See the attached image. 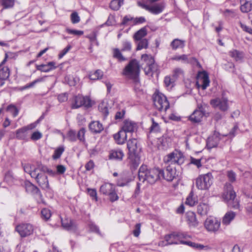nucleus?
<instances>
[{
	"label": "nucleus",
	"mask_w": 252,
	"mask_h": 252,
	"mask_svg": "<svg viewBox=\"0 0 252 252\" xmlns=\"http://www.w3.org/2000/svg\"><path fill=\"white\" fill-rule=\"evenodd\" d=\"M159 178H162L168 182L172 181L178 176L176 168L172 166L168 165L165 170L159 169Z\"/></svg>",
	"instance_id": "obj_13"
},
{
	"label": "nucleus",
	"mask_w": 252,
	"mask_h": 252,
	"mask_svg": "<svg viewBox=\"0 0 252 252\" xmlns=\"http://www.w3.org/2000/svg\"><path fill=\"white\" fill-rule=\"evenodd\" d=\"M204 227L207 231L216 233L220 226V221L217 218L209 217L204 221Z\"/></svg>",
	"instance_id": "obj_12"
},
{
	"label": "nucleus",
	"mask_w": 252,
	"mask_h": 252,
	"mask_svg": "<svg viewBox=\"0 0 252 252\" xmlns=\"http://www.w3.org/2000/svg\"><path fill=\"white\" fill-rule=\"evenodd\" d=\"M184 161V157L183 154L177 151L169 153L163 158L164 163L170 166L175 164L181 165Z\"/></svg>",
	"instance_id": "obj_7"
},
{
	"label": "nucleus",
	"mask_w": 252,
	"mask_h": 252,
	"mask_svg": "<svg viewBox=\"0 0 252 252\" xmlns=\"http://www.w3.org/2000/svg\"><path fill=\"white\" fill-rule=\"evenodd\" d=\"M170 60L172 61H177L181 62L183 63H188V56L186 55H175L172 57L170 59Z\"/></svg>",
	"instance_id": "obj_40"
},
{
	"label": "nucleus",
	"mask_w": 252,
	"mask_h": 252,
	"mask_svg": "<svg viewBox=\"0 0 252 252\" xmlns=\"http://www.w3.org/2000/svg\"><path fill=\"white\" fill-rule=\"evenodd\" d=\"M71 21L73 24H76L80 22V19L77 12H73L71 15Z\"/></svg>",
	"instance_id": "obj_52"
},
{
	"label": "nucleus",
	"mask_w": 252,
	"mask_h": 252,
	"mask_svg": "<svg viewBox=\"0 0 252 252\" xmlns=\"http://www.w3.org/2000/svg\"><path fill=\"white\" fill-rule=\"evenodd\" d=\"M204 115L202 108L200 107L198 110H195L189 116V120L192 123H199L201 121Z\"/></svg>",
	"instance_id": "obj_19"
},
{
	"label": "nucleus",
	"mask_w": 252,
	"mask_h": 252,
	"mask_svg": "<svg viewBox=\"0 0 252 252\" xmlns=\"http://www.w3.org/2000/svg\"><path fill=\"white\" fill-rule=\"evenodd\" d=\"M153 99L154 105L158 110L165 112L169 108V103L166 97L162 93H155Z\"/></svg>",
	"instance_id": "obj_6"
},
{
	"label": "nucleus",
	"mask_w": 252,
	"mask_h": 252,
	"mask_svg": "<svg viewBox=\"0 0 252 252\" xmlns=\"http://www.w3.org/2000/svg\"><path fill=\"white\" fill-rule=\"evenodd\" d=\"M187 245L190 246L197 250H204L206 251H209L211 249V247L208 245H203L200 244L192 242L191 241H188L187 243Z\"/></svg>",
	"instance_id": "obj_29"
},
{
	"label": "nucleus",
	"mask_w": 252,
	"mask_h": 252,
	"mask_svg": "<svg viewBox=\"0 0 252 252\" xmlns=\"http://www.w3.org/2000/svg\"><path fill=\"white\" fill-rule=\"evenodd\" d=\"M124 0H112L110 3V8L115 11L118 10L123 5Z\"/></svg>",
	"instance_id": "obj_34"
},
{
	"label": "nucleus",
	"mask_w": 252,
	"mask_h": 252,
	"mask_svg": "<svg viewBox=\"0 0 252 252\" xmlns=\"http://www.w3.org/2000/svg\"><path fill=\"white\" fill-rule=\"evenodd\" d=\"M90 130L93 133H100L103 129L102 125L98 121H93L89 125Z\"/></svg>",
	"instance_id": "obj_23"
},
{
	"label": "nucleus",
	"mask_w": 252,
	"mask_h": 252,
	"mask_svg": "<svg viewBox=\"0 0 252 252\" xmlns=\"http://www.w3.org/2000/svg\"><path fill=\"white\" fill-rule=\"evenodd\" d=\"M240 2L242 12L247 13L252 10V0H240Z\"/></svg>",
	"instance_id": "obj_26"
},
{
	"label": "nucleus",
	"mask_w": 252,
	"mask_h": 252,
	"mask_svg": "<svg viewBox=\"0 0 252 252\" xmlns=\"http://www.w3.org/2000/svg\"><path fill=\"white\" fill-rule=\"evenodd\" d=\"M199 81L202 83L201 87L203 90H205L210 84V80L209 77L206 73H203L202 76H200V78Z\"/></svg>",
	"instance_id": "obj_32"
},
{
	"label": "nucleus",
	"mask_w": 252,
	"mask_h": 252,
	"mask_svg": "<svg viewBox=\"0 0 252 252\" xmlns=\"http://www.w3.org/2000/svg\"><path fill=\"white\" fill-rule=\"evenodd\" d=\"M7 54H5V58L0 64V80H5L7 79L10 75L9 69L7 66H4L3 64L6 61Z\"/></svg>",
	"instance_id": "obj_18"
},
{
	"label": "nucleus",
	"mask_w": 252,
	"mask_h": 252,
	"mask_svg": "<svg viewBox=\"0 0 252 252\" xmlns=\"http://www.w3.org/2000/svg\"><path fill=\"white\" fill-rule=\"evenodd\" d=\"M32 175L39 184V185L44 189H46L49 188V183L46 175L43 173L38 172L33 173Z\"/></svg>",
	"instance_id": "obj_17"
},
{
	"label": "nucleus",
	"mask_w": 252,
	"mask_h": 252,
	"mask_svg": "<svg viewBox=\"0 0 252 252\" xmlns=\"http://www.w3.org/2000/svg\"><path fill=\"white\" fill-rule=\"evenodd\" d=\"M131 49V44L127 40L123 41L122 42V51H130Z\"/></svg>",
	"instance_id": "obj_47"
},
{
	"label": "nucleus",
	"mask_w": 252,
	"mask_h": 252,
	"mask_svg": "<svg viewBox=\"0 0 252 252\" xmlns=\"http://www.w3.org/2000/svg\"><path fill=\"white\" fill-rule=\"evenodd\" d=\"M85 133V129L84 128H82L78 132L77 137L80 141H84Z\"/></svg>",
	"instance_id": "obj_57"
},
{
	"label": "nucleus",
	"mask_w": 252,
	"mask_h": 252,
	"mask_svg": "<svg viewBox=\"0 0 252 252\" xmlns=\"http://www.w3.org/2000/svg\"><path fill=\"white\" fill-rule=\"evenodd\" d=\"M215 139V140L214 141V137H210L208 138L207 142V146H208V148L211 149L217 146L219 141L218 138L216 137Z\"/></svg>",
	"instance_id": "obj_42"
},
{
	"label": "nucleus",
	"mask_w": 252,
	"mask_h": 252,
	"mask_svg": "<svg viewBox=\"0 0 252 252\" xmlns=\"http://www.w3.org/2000/svg\"><path fill=\"white\" fill-rule=\"evenodd\" d=\"M136 124L130 120H125L124 122V125L122 127L127 133H132L136 129Z\"/></svg>",
	"instance_id": "obj_22"
},
{
	"label": "nucleus",
	"mask_w": 252,
	"mask_h": 252,
	"mask_svg": "<svg viewBox=\"0 0 252 252\" xmlns=\"http://www.w3.org/2000/svg\"><path fill=\"white\" fill-rule=\"evenodd\" d=\"M71 108L78 109L82 106L89 108L92 106L91 100L88 96L81 94L74 96L71 100Z\"/></svg>",
	"instance_id": "obj_8"
},
{
	"label": "nucleus",
	"mask_w": 252,
	"mask_h": 252,
	"mask_svg": "<svg viewBox=\"0 0 252 252\" xmlns=\"http://www.w3.org/2000/svg\"><path fill=\"white\" fill-rule=\"evenodd\" d=\"M88 193L89 195L93 198V199H95L96 201L97 200V193L95 189H88Z\"/></svg>",
	"instance_id": "obj_61"
},
{
	"label": "nucleus",
	"mask_w": 252,
	"mask_h": 252,
	"mask_svg": "<svg viewBox=\"0 0 252 252\" xmlns=\"http://www.w3.org/2000/svg\"><path fill=\"white\" fill-rule=\"evenodd\" d=\"M67 32L70 34H73L75 35L80 36L83 35V32L82 31L76 30H71L69 29H67L66 30Z\"/></svg>",
	"instance_id": "obj_56"
},
{
	"label": "nucleus",
	"mask_w": 252,
	"mask_h": 252,
	"mask_svg": "<svg viewBox=\"0 0 252 252\" xmlns=\"http://www.w3.org/2000/svg\"><path fill=\"white\" fill-rule=\"evenodd\" d=\"M41 218L45 220H48L51 216L50 210L46 208H44L41 210Z\"/></svg>",
	"instance_id": "obj_44"
},
{
	"label": "nucleus",
	"mask_w": 252,
	"mask_h": 252,
	"mask_svg": "<svg viewBox=\"0 0 252 252\" xmlns=\"http://www.w3.org/2000/svg\"><path fill=\"white\" fill-rule=\"evenodd\" d=\"M99 111L104 115V117H106L109 114L108 109L106 105L102 102L99 104L98 106Z\"/></svg>",
	"instance_id": "obj_46"
},
{
	"label": "nucleus",
	"mask_w": 252,
	"mask_h": 252,
	"mask_svg": "<svg viewBox=\"0 0 252 252\" xmlns=\"http://www.w3.org/2000/svg\"><path fill=\"white\" fill-rule=\"evenodd\" d=\"M42 137V134L39 131L34 132L31 136V139L32 140H37Z\"/></svg>",
	"instance_id": "obj_63"
},
{
	"label": "nucleus",
	"mask_w": 252,
	"mask_h": 252,
	"mask_svg": "<svg viewBox=\"0 0 252 252\" xmlns=\"http://www.w3.org/2000/svg\"><path fill=\"white\" fill-rule=\"evenodd\" d=\"M36 68L37 70L41 72H48L56 68V63L54 62H50L45 64L36 65Z\"/></svg>",
	"instance_id": "obj_21"
},
{
	"label": "nucleus",
	"mask_w": 252,
	"mask_h": 252,
	"mask_svg": "<svg viewBox=\"0 0 252 252\" xmlns=\"http://www.w3.org/2000/svg\"><path fill=\"white\" fill-rule=\"evenodd\" d=\"M124 156V154L122 150H117L112 151L110 154L109 158L110 159H115L117 160H122Z\"/></svg>",
	"instance_id": "obj_33"
},
{
	"label": "nucleus",
	"mask_w": 252,
	"mask_h": 252,
	"mask_svg": "<svg viewBox=\"0 0 252 252\" xmlns=\"http://www.w3.org/2000/svg\"><path fill=\"white\" fill-rule=\"evenodd\" d=\"M186 218L188 224L190 227H195L198 224L195 214L193 212H188L186 214Z\"/></svg>",
	"instance_id": "obj_20"
},
{
	"label": "nucleus",
	"mask_w": 252,
	"mask_h": 252,
	"mask_svg": "<svg viewBox=\"0 0 252 252\" xmlns=\"http://www.w3.org/2000/svg\"><path fill=\"white\" fill-rule=\"evenodd\" d=\"M236 213L233 211L227 212L223 216L222 220L223 224L227 225L234 219L236 217Z\"/></svg>",
	"instance_id": "obj_24"
},
{
	"label": "nucleus",
	"mask_w": 252,
	"mask_h": 252,
	"mask_svg": "<svg viewBox=\"0 0 252 252\" xmlns=\"http://www.w3.org/2000/svg\"><path fill=\"white\" fill-rule=\"evenodd\" d=\"M227 176L228 180L231 183H234L236 180V174L232 170L227 171Z\"/></svg>",
	"instance_id": "obj_51"
},
{
	"label": "nucleus",
	"mask_w": 252,
	"mask_h": 252,
	"mask_svg": "<svg viewBox=\"0 0 252 252\" xmlns=\"http://www.w3.org/2000/svg\"><path fill=\"white\" fill-rule=\"evenodd\" d=\"M100 192L103 194L108 195L110 200L114 202L119 199V197L116 192L115 186L110 183H105L100 188Z\"/></svg>",
	"instance_id": "obj_11"
},
{
	"label": "nucleus",
	"mask_w": 252,
	"mask_h": 252,
	"mask_svg": "<svg viewBox=\"0 0 252 252\" xmlns=\"http://www.w3.org/2000/svg\"><path fill=\"white\" fill-rule=\"evenodd\" d=\"M140 66L136 60H132L123 70V74L126 78L132 80L135 89L140 86L139 80Z\"/></svg>",
	"instance_id": "obj_2"
},
{
	"label": "nucleus",
	"mask_w": 252,
	"mask_h": 252,
	"mask_svg": "<svg viewBox=\"0 0 252 252\" xmlns=\"http://www.w3.org/2000/svg\"><path fill=\"white\" fill-rule=\"evenodd\" d=\"M7 111H10L14 117L17 116L19 113L17 108L14 105L11 104L7 106Z\"/></svg>",
	"instance_id": "obj_50"
},
{
	"label": "nucleus",
	"mask_w": 252,
	"mask_h": 252,
	"mask_svg": "<svg viewBox=\"0 0 252 252\" xmlns=\"http://www.w3.org/2000/svg\"><path fill=\"white\" fill-rule=\"evenodd\" d=\"M190 163L195 165L198 168L202 166L201 159H196L192 157L190 158Z\"/></svg>",
	"instance_id": "obj_54"
},
{
	"label": "nucleus",
	"mask_w": 252,
	"mask_h": 252,
	"mask_svg": "<svg viewBox=\"0 0 252 252\" xmlns=\"http://www.w3.org/2000/svg\"><path fill=\"white\" fill-rule=\"evenodd\" d=\"M127 132L124 130L123 128H122L118 133L117 137H121L122 140H124V141L126 140L127 138Z\"/></svg>",
	"instance_id": "obj_58"
},
{
	"label": "nucleus",
	"mask_w": 252,
	"mask_h": 252,
	"mask_svg": "<svg viewBox=\"0 0 252 252\" xmlns=\"http://www.w3.org/2000/svg\"><path fill=\"white\" fill-rule=\"evenodd\" d=\"M147 34V31L146 27H143L136 32L133 36L135 41L145 39L144 37Z\"/></svg>",
	"instance_id": "obj_25"
},
{
	"label": "nucleus",
	"mask_w": 252,
	"mask_h": 252,
	"mask_svg": "<svg viewBox=\"0 0 252 252\" xmlns=\"http://www.w3.org/2000/svg\"><path fill=\"white\" fill-rule=\"evenodd\" d=\"M185 45V41L178 38L174 39L170 43V46L173 50L178 48H183Z\"/></svg>",
	"instance_id": "obj_30"
},
{
	"label": "nucleus",
	"mask_w": 252,
	"mask_h": 252,
	"mask_svg": "<svg viewBox=\"0 0 252 252\" xmlns=\"http://www.w3.org/2000/svg\"><path fill=\"white\" fill-rule=\"evenodd\" d=\"M133 19L134 18L131 16L126 15L124 17L121 25H126L129 21H132L133 23Z\"/></svg>",
	"instance_id": "obj_59"
},
{
	"label": "nucleus",
	"mask_w": 252,
	"mask_h": 252,
	"mask_svg": "<svg viewBox=\"0 0 252 252\" xmlns=\"http://www.w3.org/2000/svg\"><path fill=\"white\" fill-rule=\"evenodd\" d=\"M58 99L61 102L67 101L68 99V94L66 93H63L58 95Z\"/></svg>",
	"instance_id": "obj_62"
},
{
	"label": "nucleus",
	"mask_w": 252,
	"mask_h": 252,
	"mask_svg": "<svg viewBox=\"0 0 252 252\" xmlns=\"http://www.w3.org/2000/svg\"><path fill=\"white\" fill-rule=\"evenodd\" d=\"M213 183V176L211 173L200 175L196 180V187L201 190L208 189Z\"/></svg>",
	"instance_id": "obj_9"
},
{
	"label": "nucleus",
	"mask_w": 252,
	"mask_h": 252,
	"mask_svg": "<svg viewBox=\"0 0 252 252\" xmlns=\"http://www.w3.org/2000/svg\"><path fill=\"white\" fill-rule=\"evenodd\" d=\"M183 75V71L180 68H175L173 72L172 78L176 80L178 77L182 76Z\"/></svg>",
	"instance_id": "obj_49"
},
{
	"label": "nucleus",
	"mask_w": 252,
	"mask_h": 252,
	"mask_svg": "<svg viewBox=\"0 0 252 252\" xmlns=\"http://www.w3.org/2000/svg\"><path fill=\"white\" fill-rule=\"evenodd\" d=\"M142 59L147 62V67L145 68V73L152 75L153 73L158 70V65L155 63L154 59L146 54L142 56Z\"/></svg>",
	"instance_id": "obj_15"
},
{
	"label": "nucleus",
	"mask_w": 252,
	"mask_h": 252,
	"mask_svg": "<svg viewBox=\"0 0 252 252\" xmlns=\"http://www.w3.org/2000/svg\"><path fill=\"white\" fill-rule=\"evenodd\" d=\"M89 228L91 231L97 233L98 235H101V233L99 229L97 226L95 224L92 223L89 225Z\"/></svg>",
	"instance_id": "obj_55"
},
{
	"label": "nucleus",
	"mask_w": 252,
	"mask_h": 252,
	"mask_svg": "<svg viewBox=\"0 0 252 252\" xmlns=\"http://www.w3.org/2000/svg\"><path fill=\"white\" fill-rule=\"evenodd\" d=\"M113 57L119 62H123L126 60V59L123 56L121 51L118 48H114L113 49Z\"/></svg>",
	"instance_id": "obj_37"
},
{
	"label": "nucleus",
	"mask_w": 252,
	"mask_h": 252,
	"mask_svg": "<svg viewBox=\"0 0 252 252\" xmlns=\"http://www.w3.org/2000/svg\"><path fill=\"white\" fill-rule=\"evenodd\" d=\"M229 54L230 56L233 58L237 61L241 60L243 58L242 54L236 50L230 51Z\"/></svg>",
	"instance_id": "obj_41"
},
{
	"label": "nucleus",
	"mask_w": 252,
	"mask_h": 252,
	"mask_svg": "<svg viewBox=\"0 0 252 252\" xmlns=\"http://www.w3.org/2000/svg\"><path fill=\"white\" fill-rule=\"evenodd\" d=\"M62 225L66 230H70L73 229V224L72 220L68 218H65L64 219H61Z\"/></svg>",
	"instance_id": "obj_31"
},
{
	"label": "nucleus",
	"mask_w": 252,
	"mask_h": 252,
	"mask_svg": "<svg viewBox=\"0 0 252 252\" xmlns=\"http://www.w3.org/2000/svg\"><path fill=\"white\" fill-rule=\"evenodd\" d=\"M23 168L25 172L29 174L32 178L33 177L32 174L33 173H36L38 171V169L30 164H26L23 165Z\"/></svg>",
	"instance_id": "obj_36"
},
{
	"label": "nucleus",
	"mask_w": 252,
	"mask_h": 252,
	"mask_svg": "<svg viewBox=\"0 0 252 252\" xmlns=\"http://www.w3.org/2000/svg\"><path fill=\"white\" fill-rule=\"evenodd\" d=\"M210 104L214 108H219L223 112L226 111L229 109L228 100L223 96L211 100Z\"/></svg>",
	"instance_id": "obj_14"
},
{
	"label": "nucleus",
	"mask_w": 252,
	"mask_h": 252,
	"mask_svg": "<svg viewBox=\"0 0 252 252\" xmlns=\"http://www.w3.org/2000/svg\"><path fill=\"white\" fill-rule=\"evenodd\" d=\"M103 75V72L101 70L97 69L94 72L90 73L89 78L91 80H96L101 79Z\"/></svg>",
	"instance_id": "obj_38"
},
{
	"label": "nucleus",
	"mask_w": 252,
	"mask_h": 252,
	"mask_svg": "<svg viewBox=\"0 0 252 252\" xmlns=\"http://www.w3.org/2000/svg\"><path fill=\"white\" fill-rule=\"evenodd\" d=\"M236 193L233 190L232 185L230 183H226L222 198L229 207L234 209H238L239 206V202L236 199Z\"/></svg>",
	"instance_id": "obj_4"
},
{
	"label": "nucleus",
	"mask_w": 252,
	"mask_h": 252,
	"mask_svg": "<svg viewBox=\"0 0 252 252\" xmlns=\"http://www.w3.org/2000/svg\"><path fill=\"white\" fill-rule=\"evenodd\" d=\"M16 230L21 237H25L33 233V227L31 224L23 223L17 225Z\"/></svg>",
	"instance_id": "obj_16"
},
{
	"label": "nucleus",
	"mask_w": 252,
	"mask_h": 252,
	"mask_svg": "<svg viewBox=\"0 0 252 252\" xmlns=\"http://www.w3.org/2000/svg\"><path fill=\"white\" fill-rule=\"evenodd\" d=\"M137 4L139 6L155 15H158L162 13L165 7V3L164 2L149 5L139 1H137Z\"/></svg>",
	"instance_id": "obj_10"
},
{
	"label": "nucleus",
	"mask_w": 252,
	"mask_h": 252,
	"mask_svg": "<svg viewBox=\"0 0 252 252\" xmlns=\"http://www.w3.org/2000/svg\"><path fill=\"white\" fill-rule=\"evenodd\" d=\"M152 125L150 127V131L151 132H157L160 131V126L158 123L156 122L155 120L152 118Z\"/></svg>",
	"instance_id": "obj_45"
},
{
	"label": "nucleus",
	"mask_w": 252,
	"mask_h": 252,
	"mask_svg": "<svg viewBox=\"0 0 252 252\" xmlns=\"http://www.w3.org/2000/svg\"><path fill=\"white\" fill-rule=\"evenodd\" d=\"M146 22V19L144 17L134 18L133 25H138L144 23Z\"/></svg>",
	"instance_id": "obj_60"
},
{
	"label": "nucleus",
	"mask_w": 252,
	"mask_h": 252,
	"mask_svg": "<svg viewBox=\"0 0 252 252\" xmlns=\"http://www.w3.org/2000/svg\"><path fill=\"white\" fill-rule=\"evenodd\" d=\"M16 137L19 140H27L28 138V131L25 127L18 129L16 131Z\"/></svg>",
	"instance_id": "obj_28"
},
{
	"label": "nucleus",
	"mask_w": 252,
	"mask_h": 252,
	"mask_svg": "<svg viewBox=\"0 0 252 252\" xmlns=\"http://www.w3.org/2000/svg\"><path fill=\"white\" fill-rule=\"evenodd\" d=\"M127 148L129 151V166L132 171L135 170L140 163L141 148L138 145L137 140L135 138L129 139L127 141Z\"/></svg>",
	"instance_id": "obj_1"
},
{
	"label": "nucleus",
	"mask_w": 252,
	"mask_h": 252,
	"mask_svg": "<svg viewBox=\"0 0 252 252\" xmlns=\"http://www.w3.org/2000/svg\"><path fill=\"white\" fill-rule=\"evenodd\" d=\"M137 44V50H140L142 49H146L148 46V41L147 39L135 41Z\"/></svg>",
	"instance_id": "obj_39"
},
{
	"label": "nucleus",
	"mask_w": 252,
	"mask_h": 252,
	"mask_svg": "<svg viewBox=\"0 0 252 252\" xmlns=\"http://www.w3.org/2000/svg\"><path fill=\"white\" fill-rule=\"evenodd\" d=\"M70 48L71 46L70 45H68L66 47L62 50L59 54V58H62L69 51Z\"/></svg>",
	"instance_id": "obj_64"
},
{
	"label": "nucleus",
	"mask_w": 252,
	"mask_h": 252,
	"mask_svg": "<svg viewBox=\"0 0 252 252\" xmlns=\"http://www.w3.org/2000/svg\"><path fill=\"white\" fill-rule=\"evenodd\" d=\"M64 151V148L60 147L57 148L54 152V154L52 156V158L54 159H58L60 158L62 154Z\"/></svg>",
	"instance_id": "obj_48"
},
{
	"label": "nucleus",
	"mask_w": 252,
	"mask_h": 252,
	"mask_svg": "<svg viewBox=\"0 0 252 252\" xmlns=\"http://www.w3.org/2000/svg\"><path fill=\"white\" fill-rule=\"evenodd\" d=\"M210 210V207L208 204L202 203L197 206V212L201 216H206L208 214Z\"/></svg>",
	"instance_id": "obj_27"
},
{
	"label": "nucleus",
	"mask_w": 252,
	"mask_h": 252,
	"mask_svg": "<svg viewBox=\"0 0 252 252\" xmlns=\"http://www.w3.org/2000/svg\"><path fill=\"white\" fill-rule=\"evenodd\" d=\"M15 3V0H1V4L4 8L12 7Z\"/></svg>",
	"instance_id": "obj_43"
},
{
	"label": "nucleus",
	"mask_w": 252,
	"mask_h": 252,
	"mask_svg": "<svg viewBox=\"0 0 252 252\" xmlns=\"http://www.w3.org/2000/svg\"><path fill=\"white\" fill-rule=\"evenodd\" d=\"M67 139L71 141H74L76 140V132L74 130H70L67 134Z\"/></svg>",
	"instance_id": "obj_53"
},
{
	"label": "nucleus",
	"mask_w": 252,
	"mask_h": 252,
	"mask_svg": "<svg viewBox=\"0 0 252 252\" xmlns=\"http://www.w3.org/2000/svg\"><path fill=\"white\" fill-rule=\"evenodd\" d=\"M159 174V168L148 169L147 166L143 165L139 169L138 178L139 181L143 183L147 182L152 184L160 179Z\"/></svg>",
	"instance_id": "obj_3"
},
{
	"label": "nucleus",
	"mask_w": 252,
	"mask_h": 252,
	"mask_svg": "<svg viewBox=\"0 0 252 252\" xmlns=\"http://www.w3.org/2000/svg\"><path fill=\"white\" fill-rule=\"evenodd\" d=\"M190 238V236L184 232H173L166 235L164 237V240L167 242L169 245L184 244L187 245V241H184L183 239H186Z\"/></svg>",
	"instance_id": "obj_5"
},
{
	"label": "nucleus",
	"mask_w": 252,
	"mask_h": 252,
	"mask_svg": "<svg viewBox=\"0 0 252 252\" xmlns=\"http://www.w3.org/2000/svg\"><path fill=\"white\" fill-rule=\"evenodd\" d=\"M197 202V199L195 196H194L192 191H191L188 196L187 197L185 203L189 206H194Z\"/></svg>",
	"instance_id": "obj_35"
}]
</instances>
